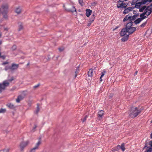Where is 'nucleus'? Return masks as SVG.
<instances>
[{
  "mask_svg": "<svg viewBox=\"0 0 152 152\" xmlns=\"http://www.w3.org/2000/svg\"><path fill=\"white\" fill-rule=\"evenodd\" d=\"M141 112V110L139 109L136 107H132L129 113V116L131 118H135Z\"/></svg>",
  "mask_w": 152,
  "mask_h": 152,
  "instance_id": "obj_1",
  "label": "nucleus"
},
{
  "mask_svg": "<svg viewBox=\"0 0 152 152\" xmlns=\"http://www.w3.org/2000/svg\"><path fill=\"white\" fill-rule=\"evenodd\" d=\"M133 23L130 21L128 23L126 26L129 35L132 34L136 30L135 27H132Z\"/></svg>",
  "mask_w": 152,
  "mask_h": 152,
  "instance_id": "obj_2",
  "label": "nucleus"
},
{
  "mask_svg": "<svg viewBox=\"0 0 152 152\" xmlns=\"http://www.w3.org/2000/svg\"><path fill=\"white\" fill-rule=\"evenodd\" d=\"M9 6L7 4H4L2 6L1 9L3 10L2 12V14L3 15V17L5 18H7V13L8 12Z\"/></svg>",
  "mask_w": 152,
  "mask_h": 152,
  "instance_id": "obj_3",
  "label": "nucleus"
},
{
  "mask_svg": "<svg viewBox=\"0 0 152 152\" xmlns=\"http://www.w3.org/2000/svg\"><path fill=\"white\" fill-rule=\"evenodd\" d=\"M9 83L7 80L4 81L2 83H0V92L5 89L6 87L9 86Z\"/></svg>",
  "mask_w": 152,
  "mask_h": 152,
  "instance_id": "obj_4",
  "label": "nucleus"
},
{
  "mask_svg": "<svg viewBox=\"0 0 152 152\" xmlns=\"http://www.w3.org/2000/svg\"><path fill=\"white\" fill-rule=\"evenodd\" d=\"M124 1V0H120L118 1L117 4V7L118 8L122 9L126 8L127 5L126 3H123Z\"/></svg>",
  "mask_w": 152,
  "mask_h": 152,
  "instance_id": "obj_5",
  "label": "nucleus"
},
{
  "mask_svg": "<svg viewBox=\"0 0 152 152\" xmlns=\"http://www.w3.org/2000/svg\"><path fill=\"white\" fill-rule=\"evenodd\" d=\"M29 142L28 141H26L25 142H22L20 145V149L21 151H22L24 148L26 147L29 143Z\"/></svg>",
  "mask_w": 152,
  "mask_h": 152,
  "instance_id": "obj_6",
  "label": "nucleus"
},
{
  "mask_svg": "<svg viewBox=\"0 0 152 152\" xmlns=\"http://www.w3.org/2000/svg\"><path fill=\"white\" fill-rule=\"evenodd\" d=\"M152 12V10L150 8V6H148L145 9L144 12L147 16H148L151 14Z\"/></svg>",
  "mask_w": 152,
  "mask_h": 152,
  "instance_id": "obj_7",
  "label": "nucleus"
},
{
  "mask_svg": "<svg viewBox=\"0 0 152 152\" xmlns=\"http://www.w3.org/2000/svg\"><path fill=\"white\" fill-rule=\"evenodd\" d=\"M127 33H128V31L126 26L125 28H122L121 30L120 31V35L121 36H124L127 35L126 34Z\"/></svg>",
  "mask_w": 152,
  "mask_h": 152,
  "instance_id": "obj_8",
  "label": "nucleus"
},
{
  "mask_svg": "<svg viewBox=\"0 0 152 152\" xmlns=\"http://www.w3.org/2000/svg\"><path fill=\"white\" fill-rule=\"evenodd\" d=\"M19 66L18 64H16L14 63L12 64L11 66V70L14 71L16 70L19 67Z\"/></svg>",
  "mask_w": 152,
  "mask_h": 152,
  "instance_id": "obj_9",
  "label": "nucleus"
},
{
  "mask_svg": "<svg viewBox=\"0 0 152 152\" xmlns=\"http://www.w3.org/2000/svg\"><path fill=\"white\" fill-rule=\"evenodd\" d=\"M133 8L132 7H128L127 8H124L125 10L123 12V13L125 14H127L130 11L133 9Z\"/></svg>",
  "mask_w": 152,
  "mask_h": 152,
  "instance_id": "obj_10",
  "label": "nucleus"
},
{
  "mask_svg": "<svg viewBox=\"0 0 152 152\" xmlns=\"http://www.w3.org/2000/svg\"><path fill=\"white\" fill-rule=\"evenodd\" d=\"M92 11L91 10L89 9H87L86 10V16L88 17L91 14Z\"/></svg>",
  "mask_w": 152,
  "mask_h": 152,
  "instance_id": "obj_11",
  "label": "nucleus"
},
{
  "mask_svg": "<svg viewBox=\"0 0 152 152\" xmlns=\"http://www.w3.org/2000/svg\"><path fill=\"white\" fill-rule=\"evenodd\" d=\"M24 96L22 95H20L18 96L17 98L16 99V102L17 103H19L20 101L23 99L24 98Z\"/></svg>",
  "mask_w": 152,
  "mask_h": 152,
  "instance_id": "obj_12",
  "label": "nucleus"
},
{
  "mask_svg": "<svg viewBox=\"0 0 152 152\" xmlns=\"http://www.w3.org/2000/svg\"><path fill=\"white\" fill-rule=\"evenodd\" d=\"M131 15H130V14H129L128 15H126V17L124 19L123 22H124L129 19H130L129 21H130L131 20Z\"/></svg>",
  "mask_w": 152,
  "mask_h": 152,
  "instance_id": "obj_13",
  "label": "nucleus"
},
{
  "mask_svg": "<svg viewBox=\"0 0 152 152\" xmlns=\"http://www.w3.org/2000/svg\"><path fill=\"white\" fill-rule=\"evenodd\" d=\"M15 12L17 14H20L21 12V9L20 6H19L17 7L15 10Z\"/></svg>",
  "mask_w": 152,
  "mask_h": 152,
  "instance_id": "obj_14",
  "label": "nucleus"
},
{
  "mask_svg": "<svg viewBox=\"0 0 152 152\" xmlns=\"http://www.w3.org/2000/svg\"><path fill=\"white\" fill-rule=\"evenodd\" d=\"M120 149V146L118 145L117 146L113 148L112 151L113 152H115L118 151Z\"/></svg>",
  "mask_w": 152,
  "mask_h": 152,
  "instance_id": "obj_15",
  "label": "nucleus"
},
{
  "mask_svg": "<svg viewBox=\"0 0 152 152\" xmlns=\"http://www.w3.org/2000/svg\"><path fill=\"white\" fill-rule=\"evenodd\" d=\"M104 111L102 110H99L98 112V117L101 118L104 114Z\"/></svg>",
  "mask_w": 152,
  "mask_h": 152,
  "instance_id": "obj_16",
  "label": "nucleus"
},
{
  "mask_svg": "<svg viewBox=\"0 0 152 152\" xmlns=\"http://www.w3.org/2000/svg\"><path fill=\"white\" fill-rule=\"evenodd\" d=\"M129 37V34L126 35L125 36H124V37H122L121 38V41L122 42H125L126 41V40H128V39Z\"/></svg>",
  "mask_w": 152,
  "mask_h": 152,
  "instance_id": "obj_17",
  "label": "nucleus"
},
{
  "mask_svg": "<svg viewBox=\"0 0 152 152\" xmlns=\"http://www.w3.org/2000/svg\"><path fill=\"white\" fill-rule=\"evenodd\" d=\"M134 4H135V7L137 9L140 8L141 5L142 4L141 2L138 3L136 2Z\"/></svg>",
  "mask_w": 152,
  "mask_h": 152,
  "instance_id": "obj_18",
  "label": "nucleus"
},
{
  "mask_svg": "<svg viewBox=\"0 0 152 152\" xmlns=\"http://www.w3.org/2000/svg\"><path fill=\"white\" fill-rule=\"evenodd\" d=\"M93 70L92 69H91L89 70L88 72V75L89 77H92L93 76Z\"/></svg>",
  "mask_w": 152,
  "mask_h": 152,
  "instance_id": "obj_19",
  "label": "nucleus"
},
{
  "mask_svg": "<svg viewBox=\"0 0 152 152\" xmlns=\"http://www.w3.org/2000/svg\"><path fill=\"white\" fill-rule=\"evenodd\" d=\"M7 106L10 109H14L15 108L14 105L10 103L7 104Z\"/></svg>",
  "mask_w": 152,
  "mask_h": 152,
  "instance_id": "obj_20",
  "label": "nucleus"
},
{
  "mask_svg": "<svg viewBox=\"0 0 152 152\" xmlns=\"http://www.w3.org/2000/svg\"><path fill=\"white\" fill-rule=\"evenodd\" d=\"M145 15L146 14L144 12H143L140 15V18L142 20L147 18L146 16Z\"/></svg>",
  "mask_w": 152,
  "mask_h": 152,
  "instance_id": "obj_21",
  "label": "nucleus"
},
{
  "mask_svg": "<svg viewBox=\"0 0 152 152\" xmlns=\"http://www.w3.org/2000/svg\"><path fill=\"white\" fill-rule=\"evenodd\" d=\"M95 19V15L94 14H93L91 16V18L89 19V22L91 23H92Z\"/></svg>",
  "mask_w": 152,
  "mask_h": 152,
  "instance_id": "obj_22",
  "label": "nucleus"
},
{
  "mask_svg": "<svg viewBox=\"0 0 152 152\" xmlns=\"http://www.w3.org/2000/svg\"><path fill=\"white\" fill-rule=\"evenodd\" d=\"M146 148L147 149L145 151V152H152V148L151 147L145 146L144 148Z\"/></svg>",
  "mask_w": 152,
  "mask_h": 152,
  "instance_id": "obj_23",
  "label": "nucleus"
},
{
  "mask_svg": "<svg viewBox=\"0 0 152 152\" xmlns=\"http://www.w3.org/2000/svg\"><path fill=\"white\" fill-rule=\"evenodd\" d=\"M79 66H78L76 69L75 72V78L77 76V74L79 73Z\"/></svg>",
  "mask_w": 152,
  "mask_h": 152,
  "instance_id": "obj_24",
  "label": "nucleus"
},
{
  "mask_svg": "<svg viewBox=\"0 0 152 152\" xmlns=\"http://www.w3.org/2000/svg\"><path fill=\"white\" fill-rule=\"evenodd\" d=\"M142 20L140 18H139L136 20L134 21V23L135 24H137L139 23L140 22H141Z\"/></svg>",
  "mask_w": 152,
  "mask_h": 152,
  "instance_id": "obj_25",
  "label": "nucleus"
},
{
  "mask_svg": "<svg viewBox=\"0 0 152 152\" xmlns=\"http://www.w3.org/2000/svg\"><path fill=\"white\" fill-rule=\"evenodd\" d=\"M105 73H106V72L105 71H104L101 72V76L100 78V81H102V77H103L104 76V75L105 74Z\"/></svg>",
  "mask_w": 152,
  "mask_h": 152,
  "instance_id": "obj_26",
  "label": "nucleus"
},
{
  "mask_svg": "<svg viewBox=\"0 0 152 152\" xmlns=\"http://www.w3.org/2000/svg\"><path fill=\"white\" fill-rule=\"evenodd\" d=\"M146 7H146V6H144L141 7L139 9L140 12H142L144 11V10H145V9L146 8Z\"/></svg>",
  "mask_w": 152,
  "mask_h": 152,
  "instance_id": "obj_27",
  "label": "nucleus"
},
{
  "mask_svg": "<svg viewBox=\"0 0 152 152\" xmlns=\"http://www.w3.org/2000/svg\"><path fill=\"white\" fill-rule=\"evenodd\" d=\"M41 142L40 140H39L38 141V142L36 144L35 147L37 149H38V146L41 144Z\"/></svg>",
  "mask_w": 152,
  "mask_h": 152,
  "instance_id": "obj_28",
  "label": "nucleus"
},
{
  "mask_svg": "<svg viewBox=\"0 0 152 152\" xmlns=\"http://www.w3.org/2000/svg\"><path fill=\"white\" fill-rule=\"evenodd\" d=\"M120 148L121 149V150L123 151H124L125 150L124 145V143L121 144L120 146Z\"/></svg>",
  "mask_w": 152,
  "mask_h": 152,
  "instance_id": "obj_29",
  "label": "nucleus"
},
{
  "mask_svg": "<svg viewBox=\"0 0 152 152\" xmlns=\"http://www.w3.org/2000/svg\"><path fill=\"white\" fill-rule=\"evenodd\" d=\"M147 23V20L144 22V23H143L140 26V27H144L145 25H146V23Z\"/></svg>",
  "mask_w": 152,
  "mask_h": 152,
  "instance_id": "obj_30",
  "label": "nucleus"
},
{
  "mask_svg": "<svg viewBox=\"0 0 152 152\" xmlns=\"http://www.w3.org/2000/svg\"><path fill=\"white\" fill-rule=\"evenodd\" d=\"M11 66H5L4 69L5 71H7L9 69H10L11 70Z\"/></svg>",
  "mask_w": 152,
  "mask_h": 152,
  "instance_id": "obj_31",
  "label": "nucleus"
},
{
  "mask_svg": "<svg viewBox=\"0 0 152 152\" xmlns=\"http://www.w3.org/2000/svg\"><path fill=\"white\" fill-rule=\"evenodd\" d=\"M6 111V110L5 109L1 108L0 109V113H4Z\"/></svg>",
  "mask_w": 152,
  "mask_h": 152,
  "instance_id": "obj_32",
  "label": "nucleus"
},
{
  "mask_svg": "<svg viewBox=\"0 0 152 152\" xmlns=\"http://www.w3.org/2000/svg\"><path fill=\"white\" fill-rule=\"evenodd\" d=\"M148 2V0H142L141 1L142 4H146Z\"/></svg>",
  "mask_w": 152,
  "mask_h": 152,
  "instance_id": "obj_33",
  "label": "nucleus"
},
{
  "mask_svg": "<svg viewBox=\"0 0 152 152\" xmlns=\"http://www.w3.org/2000/svg\"><path fill=\"white\" fill-rule=\"evenodd\" d=\"M23 28V26L22 25H20L19 26L18 31H20Z\"/></svg>",
  "mask_w": 152,
  "mask_h": 152,
  "instance_id": "obj_34",
  "label": "nucleus"
},
{
  "mask_svg": "<svg viewBox=\"0 0 152 152\" xmlns=\"http://www.w3.org/2000/svg\"><path fill=\"white\" fill-rule=\"evenodd\" d=\"M36 149H37L34 147L31 149L30 152H35Z\"/></svg>",
  "mask_w": 152,
  "mask_h": 152,
  "instance_id": "obj_35",
  "label": "nucleus"
},
{
  "mask_svg": "<svg viewBox=\"0 0 152 152\" xmlns=\"http://www.w3.org/2000/svg\"><path fill=\"white\" fill-rule=\"evenodd\" d=\"M39 105L38 104H37V109L35 111L36 113L37 114L39 112Z\"/></svg>",
  "mask_w": 152,
  "mask_h": 152,
  "instance_id": "obj_36",
  "label": "nucleus"
},
{
  "mask_svg": "<svg viewBox=\"0 0 152 152\" xmlns=\"http://www.w3.org/2000/svg\"><path fill=\"white\" fill-rule=\"evenodd\" d=\"M0 152H9V150L7 149L1 150L0 151Z\"/></svg>",
  "mask_w": 152,
  "mask_h": 152,
  "instance_id": "obj_37",
  "label": "nucleus"
},
{
  "mask_svg": "<svg viewBox=\"0 0 152 152\" xmlns=\"http://www.w3.org/2000/svg\"><path fill=\"white\" fill-rule=\"evenodd\" d=\"M88 117V116L87 115H86L85 116V117L82 120V121L83 122H84L86 121V118Z\"/></svg>",
  "mask_w": 152,
  "mask_h": 152,
  "instance_id": "obj_38",
  "label": "nucleus"
},
{
  "mask_svg": "<svg viewBox=\"0 0 152 152\" xmlns=\"http://www.w3.org/2000/svg\"><path fill=\"white\" fill-rule=\"evenodd\" d=\"M39 84H37L33 86V88L34 89H35L37 88H38L39 86Z\"/></svg>",
  "mask_w": 152,
  "mask_h": 152,
  "instance_id": "obj_39",
  "label": "nucleus"
},
{
  "mask_svg": "<svg viewBox=\"0 0 152 152\" xmlns=\"http://www.w3.org/2000/svg\"><path fill=\"white\" fill-rule=\"evenodd\" d=\"M16 47L15 45H13L12 48V49L13 50H15L16 49Z\"/></svg>",
  "mask_w": 152,
  "mask_h": 152,
  "instance_id": "obj_40",
  "label": "nucleus"
},
{
  "mask_svg": "<svg viewBox=\"0 0 152 152\" xmlns=\"http://www.w3.org/2000/svg\"><path fill=\"white\" fill-rule=\"evenodd\" d=\"M136 16L135 15H133L132 17H131V20H134L136 18Z\"/></svg>",
  "mask_w": 152,
  "mask_h": 152,
  "instance_id": "obj_41",
  "label": "nucleus"
},
{
  "mask_svg": "<svg viewBox=\"0 0 152 152\" xmlns=\"http://www.w3.org/2000/svg\"><path fill=\"white\" fill-rule=\"evenodd\" d=\"M14 80L13 78V77H12V78L10 79H9L8 80V81H9L10 82H12L13 80Z\"/></svg>",
  "mask_w": 152,
  "mask_h": 152,
  "instance_id": "obj_42",
  "label": "nucleus"
},
{
  "mask_svg": "<svg viewBox=\"0 0 152 152\" xmlns=\"http://www.w3.org/2000/svg\"><path fill=\"white\" fill-rule=\"evenodd\" d=\"M8 62H4L2 64V65H4L5 64H8Z\"/></svg>",
  "mask_w": 152,
  "mask_h": 152,
  "instance_id": "obj_43",
  "label": "nucleus"
},
{
  "mask_svg": "<svg viewBox=\"0 0 152 152\" xmlns=\"http://www.w3.org/2000/svg\"><path fill=\"white\" fill-rule=\"evenodd\" d=\"M80 4H81L83 2V0H78Z\"/></svg>",
  "mask_w": 152,
  "mask_h": 152,
  "instance_id": "obj_44",
  "label": "nucleus"
},
{
  "mask_svg": "<svg viewBox=\"0 0 152 152\" xmlns=\"http://www.w3.org/2000/svg\"><path fill=\"white\" fill-rule=\"evenodd\" d=\"M149 145L152 148V140L149 143Z\"/></svg>",
  "mask_w": 152,
  "mask_h": 152,
  "instance_id": "obj_45",
  "label": "nucleus"
},
{
  "mask_svg": "<svg viewBox=\"0 0 152 152\" xmlns=\"http://www.w3.org/2000/svg\"><path fill=\"white\" fill-rule=\"evenodd\" d=\"M58 49L60 51H63L64 49L63 48H59Z\"/></svg>",
  "mask_w": 152,
  "mask_h": 152,
  "instance_id": "obj_46",
  "label": "nucleus"
},
{
  "mask_svg": "<svg viewBox=\"0 0 152 152\" xmlns=\"http://www.w3.org/2000/svg\"><path fill=\"white\" fill-rule=\"evenodd\" d=\"M73 10L72 11V12L76 11V10L75 7H73Z\"/></svg>",
  "mask_w": 152,
  "mask_h": 152,
  "instance_id": "obj_47",
  "label": "nucleus"
},
{
  "mask_svg": "<svg viewBox=\"0 0 152 152\" xmlns=\"http://www.w3.org/2000/svg\"><path fill=\"white\" fill-rule=\"evenodd\" d=\"M1 57L3 59H4L5 58V56H1Z\"/></svg>",
  "mask_w": 152,
  "mask_h": 152,
  "instance_id": "obj_48",
  "label": "nucleus"
},
{
  "mask_svg": "<svg viewBox=\"0 0 152 152\" xmlns=\"http://www.w3.org/2000/svg\"><path fill=\"white\" fill-rule=\"evenodd\" d=\"M37 125L35 124L34 125V127L33 129V130H34L37 128Z\"/></svg>",
  "mask_w": 152,
  "mask_h": 152,
  "instance_id": "obj_49",
  "label": "nucleus"
},
{
  "mask_svg": "<svg viewBox=\"0 0 152 152\" xmlns=\"http://www.w3.org/2000/svg\"><path fill=\"white\" fill-rule=\"evenodd\" d=\"M91 23L90 22H89H89L88 23V25L87 26H90L91 25Z\"/></svg>",
  "mask_w": 152,
  "mask_h": 152,
  "instance_id": "obj_50",
  "label": "nucleus"
},
{
  "mask_svg": "<svg viewBox=\"0 0 152 152\" xmlns=\"http://www.w3.org/2000/svg\"><path fill=\"white\" fill-rule=\"evenodd\" d=\"M1 36H2V33L1 31H0V38H1Z\"/></svg>",
  "mask_w": 152,
  "mask_h": 152,
  "instance_id": "obj_51",
  "label": "nucleus"
},
{
  "mask_svg": "<svg viewBox=\"0 0 152 152\" xmlns=\"http://www.w3.org/2000/svg\"><path fill=\"white\" fill-rule=\"evenodd\" d=\"M137 71H136L135 73H134V75H136L137 74Z\"/></svg>",
  "mask_w": 152,
  "mask_h": 152,
  "instance_id": "obj_52",
  "label": "nucleus"
},
{
  "mask_svg": "<svg viewBox=\"0 0 152 152\" xmlns=\"http://www.w3.org/2000/svg\"><path fill=\"white\" fill-rule=\"evenodd\" d=\"M148 2H151L152 1V0H148Z\"/></svg>",
  "mask_w": 152,
  "mask_h": 152,
  "instance_id": "obj_53",
  "label": "nucleus"
},
{
  "mask_svg": "<svg viewBox=\"0 0 152 152\" xmlns=\"http://www.w3.org/2000/svg\"><path fill=\"white\" fill-rule=\"evenodd\" d=\"M150 136H151V139H152V133H151V134Z\"/></svg>",
  "mask_w": 152,
  "mask_h": 152,
  "instance_id": "obj_54",
  "label": "nucleus"
},
{
  "mask_svg": "<svg viewBox=\"0 0 152 152\" xmlns=\"http://www.w3.org/2000/svg\"><path fill=\"white\" fill-rule=\"evenodd\" d=\"M4 30L7 31L8 29L7 28H5L4 29Z\"/></svg>",
  "mask_w": 152,
  "mask_h": 152,
  "instance_id": "obj_55",
  "label": "nucleus"
},
{
  "mask_svg": "<svg viewBox=\"0 0 152 152\" xmlns=\"http://www.w3.org/2000/svg\"><path fill=\"white\" fill-rule=\"evenodd\" d=\"M2 43V41L1 40H0V45Z\"/></svg>",
  "mask_w": 152,
  "mask_h": 152,
  "instance_id": "obj_56",
  "label": "nucleus"
},
{
  "mask_svg": "<svg viewBox=\"0 0 152 152\" xmlns=\"http://www.w3.org/2000/svg\"><path fill=\"white\" fill-rule=\"evenodd\" d=\"M38 22H39V23H40V22H39V20H37V23H38Z\"/></svg>",
  "mask_w": 152,
  "mask_h": 152,
  "instance_id": "obj_57",
  "label": "nucleus"
},
{
  "mask_svg": "<svg viewBox=\"0 0 152 152\" xmlns=\"http://www.w3.org/2000/svg\"><path fill=\"white\" fill-rule=\"evenodd\" d=\"M127 0H124V1H127Z\"/></svg>",
  "mask_w": 152,
  "mask_h": 152,
  "instance_id": "obj_58",
  "label": "nucleus"
},
{
  "mask_svg": "<svg viewBox=\"0 0 152 152\" xmlns=\"http://www.w3.org/2000/svg\"><path fill=\"white\" fill-rule=\"evenodd\" d=\"M29 64V63H28V64H27V65H28Z\"/></svg>",
  "mask_w": 152,
  "mask_h": 152,
  "instance_id": "obj_59",
  "label": "nucleus"
},
{
  "mask_svg": "<svg viewBox=\"0 0 152 152\" xmlns=\"http://www.w3.org/2000/svg\"><path fill=\"white\" fill-rule=\"evenodd\" d=\"M117 28H118V27H116V28H115V29Z\"/></svg>",
  "mask_w": 152,
  "mask_h": 152,
  "instance_id": "obj_60",
  "label": "nucleus"
}]
</instances>
